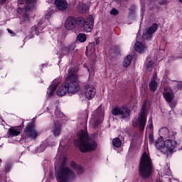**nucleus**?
I'll return each mask as SVG.
<instances>
[{
    "label": "nucleus",
    "mask_w": 182,
    "mask_h": 182,
    "mask_svg": "<svg viewBox=\"0 0 182 182\" xmlns=\"http://www.w3.org/2000/svg\"><path fill=\"white\" fill-rule=\"evenodd\" d=\"M40 147H43V145H41Z\"/></svg>",
    "instance_id": "obj_51"
},
{
    "label": "nucleus",
    "mask_w": 182,
    "mask_h": 182,
    "mask_svg": "<svg viewBox=\"0 0 182 182\" xmlns=\"http://www.w3.org/2000/svg\"><path fill=\"white\" fill-rule=\"evenodd\" d=\"M87 70H88V72H89V68H87Z\"/></svg>",
    "instance_id": "obj_54"
},
{
    "label": "nucleus",
    "mask_w": 182,
    "mask_h": 182,
    "mask_svg": "<svg viewBox=\"0 0 182 182\" xmlns=\"http://www.w3.org/2000/svg\"><path fill=\"white\" fill-rule=\"evenodd\" d=\"M99 110H100V109H98L96 111V113H99Z\"/></svg>",
    "instance_id": "obj_47"
},
{
    "label": "nucleus",
    "mask_w": 182,
    "mask_h": 182,
    "mask_svg": "<svg viewBox=\"0 0 182 182\" xmlns=\"http://www.w3.org/2000/svg\"><path fill=\"white\" fill-rule=\"evenodd\" d=\"M94 50H96V47H94Z\"/></svg>",
    "instance_id": "obj_50"
},
{
    "label": "nucleus",
    "mask_w": 182,
    "mask_h": 182,
    "mask_svg": "<svg viewBox=\"0 0 182 182\" xmlns=\"http://www.w3.org/2000/svg\"><path fill=\"white\" fill-rule=\"evenodd\" d=\"M164 99L167 103H171L174 99V94L168 92H163Z\"/></svg>",
    "instance_id": "obj_17"
},
{
    "label": "nucleus",
    "mask_w": 182,
    "mask_h": 182,
    "mask_svg": "<svg viewBox=\"0 0 182 182\" xmlns=\"http://www.w3.org/2000/svg\"><path fill=\"white\" fill-rule=\"evenodd\" d=\"M60 132H62V124H60L58 122H55L53 135L55 136H58L59 134H60Z\"/></svg>",
    "instance_id": "obj_18"
},
{
    "label": "nucleus",
    "mask_w": 182,
    "mask_h": 182,
    "mask_svg": "<svg viewBox=\"0 0 182 182\" xmlns=\"http://www.w3.org/2000/svg\"><path fill=\"white\" fill-rule=\"evenodd\" d=\"M85 22H86V20L85 18H83L82 17L75 18L76 25H77V26H79V28H83Z\"/></svg>",
    "instance_id": "obj_23"
},
{
    "label": "nucleus",
    "mask_w": 182,
    "mask_h": 182,
    "mask_svg": "<svg viewBox=\"0 0 182 182\" xmlns=\"http://www.w3.org/2000/svg\"><path fill=\"white\" fill-rule=\"evenodd\" d=\"M149 144H153V143H154V136L153 135V134L150 133L149 134Z\"/></svg>",
    "instance_id": "obj_31"
},
{
    "label": "nucleus",
    "mask_w": 182,
    "mask_h": 182,
    "mask_svg": "<svg viewBox=\"0 0 182 182\" xmlns=\"http://www.w3.org/2000/svg\"><path fill=\"white\" fill-rule=\"evenodd\" d=\"M159 133L162 139L169 137V139H172V140H176V136H177V132H172V134H170V132L166 127L161 128Z\"/></svg>",
    "instance_id": "obj_10"
},
{
    "label": "nucleus",
    "mask_w": 182,
    "mask_h": 182,
    "mask_svg": "<svg viewBox=\"0 0 182 182\" xmlns=\"http://www.w3.org/2000/svg\"><path fill=\"white\" fill-rule=\"evenodd\" d=\"M147 107V100H144L141 112L137 119L139 132H144V127H146V123H147V115H146V110Z\"/></svg>",
    "instance_id": "obj_5"
},
{
    "label": "nucleus",
    "mask_w": 182,
    "mask_h": 182,
    "mask_svg": "<svg viewBox=\"0 0 182 182\" xmlns=\"http://www.w3.org/2000/svg\"><path fill=\"white\" fill-rule=\"evenodd\" d=\"M129 15H134V11L133 9H130Z\"/></svg>",
    "instance_id": "obj_42"
},
{
    "label": "nucleus",
    "mask_w": 182,
    "mask_h": 182,
    "mask_svg": "<svg viewBox=\"0 0 182 182\" xmlns=\"http://www.w3.org/2000/svg\"><path fill=\"white\" fill-rule=\"evenodd\" d=\"M85 55L87 56V50L85 51Z\"/></svg>",
    "instance_id": "obj_46"
},
{
    "label": "nucleus",
    "mask_w": 182,
    "mask_h": 182,
    "mask_svg": "<svg viewBox=\"0 0 182 182\" xmlns=\"http://www.w3.org/2000/svg\"><path fill=\"white\" fill-rule=\"evenodd\" d=\"M41 23V22H39L38 23V25H39Z\"/></svg>",
    "instance_id": "obj_53"
},
{
    "label": "nucleus",
    "mask_w": 182,
    "mask_h": 182,
    "mask_svg": "<svg viewBox=\"0 0 182 182\" xmlns=\"http://www.w3.org/2000/svg\"><path fill=\"white\" fill-rule=\"evenodd\" d=\"M109 14L111 15H114V16H116V15H119V10L116 9H112Z\"/></svg>",
    "instance_id": "obj_33"
},
{
    "label": "nucleus",
    "mask_w": 182,
    "mask_h": 182,
    "mask_svg": "<svg viewBox=\"0 0 182 182\" xmlns=\"http://www.w3.org/2000/svg\"><path fill=\"white\" fill-rule=\"evenodd\" d=\"M8 170V167H6V168H5V171H6Z\"/></svg>",
    "instance_id": "obj_48"
},
{
    "label": "nucleus",
    "mask_w": 182,
    "mask_h": 182,
    "mask_svg": "<svg viewBox=\"0 0 182 182\" xmlns=\"http://www.w3.org/2000/svg\"><path fill=\"white\" fill-rule=\"evenodd\" d=\"M23 18H24V21H26V19H28V16L26 15V14H25L24 16H23Z\"/></svg>",
    "instance_id": "obj_45"
},
{
    "label": "nucleus",
    "mask_w": 182,
    "mask_h": 182,
    "mask_svg": "<svg viewBox=\"0 0 182 182\" xmlns=\"http://www.w3.org/2000/svg\"><path fill=\"white\" fill-rule=\"evenodd\" d=\"M73 176H75V173L72 169L65 166L63 164H62L58 171L55 173L57 182H68Z\"/></svg>",
    "instance_id": "obj_4"
},
{
    "label": "nucleus",
    "mask_w": 182,
    "mask_h": 182,
    "mask_svg": "<svg viewBox=\"0 0 182 182\" xmlns=\"http://www.w3.org/2000/svg\"><path fill=\"white\" fill-rule=\"evenodd\" d=\"M77 39L81 43H83L86 42V39H87L86 34H85V33H79L77 35Z\"/></svg>",
    "instance_id": "obj_26"
},
{
    "label": "nucleus",
    "mask_w": 182,
    "mask_h": 182,
    "mask_svg": "<svg viewBox=\"0 0 182 182\" xmlns=\"http://www.w3.org/2000/svg\"><path fill=\"white\" fill-rule=\"evenodd\" d=\"M100 43V38H96L95 39V41L92 43V45H93V46L95 47V46H99Z\"/></svg>",
    "instance_id": "obj_34"
},
{
    "label": "nucleus",
    "mask_w": 182,
    "mask_h": 182,
    "mask_svg": "<svg viewBox=\"0 0 182 182\" xmlns=\"http://www.w3.org/2000/svg\"><path fill=\"white\" fill-rule=\"evenodd\" d=\"M132 60H133V56L132 55H128L123 61V67L129 68L132 63Z\"/></svg>",
    "instance_id": "obj_22"
},
{
    "label": "nucleus",
    "mask_w": 182,
    "mask_h": 182,
    "mask_svg": "<svg viewBox=\"0 0 182 182\" xmlns=\"http://www.w3.org/2000/svg\"><path fill=\"white\" fill-rule=\"evenodd\" d=\"M153 65H154V62L153 60H149L146 64V69H151V68H153Z\"/></svg>",
    "instance_id": "obj_32"
},
{
    "label": "nucleus",
    "mask_w": 182,
    "mask_h": 182,
    "mask_svg": "<svg viewBox=\"0 0 182 182\" xmlns=\"http://www.w3.org/2000/svg\"><path fill=\"white\" fill-rule=\"evenodd\" d=\"M79 90H80L79 77L75 68H70L65 82L59 87L57 95L58 96H65L68 93L69 96H72L75 93H77Z\"/></svg>",
    "instance_id": "obj_1"
},
{
    "label": "nucleus",
    "mask_w": 182,
    "mask_h": 182,
    "mask_svg": "<svg viewBox=\"0 0 182 182\" xmlns=\"http://www.w3.org/2000/svg\"><path fill=\"white\" fill-rule=\"evenodd\" d=\"M70 50H72V48L70 46H63L60 49V58H63V56H68L70 55Z\"/></svg>",
    "instance_id": "obj_16"
},
{
    "label": "nucleus",
    "mask_w": 182,
    "mask_h": 182,
    "mask_svg": "<svg viewBox=\"0 0 182 182\" xmlns=\"http://www.w3.org/2000/svg\"><path fill=\"white\" fill-rule=\"evenodd\" d=\"M144 48H146V46H144L143 43H140L139 41L136 42L135 43L136 52H137L138 53H143V52H144Z\"/></svg>",
    "instance_id": "obj_21"
},
{
    "label": "nucleus",
    "mask_w": 182,
    "mask_h": 182,
    "mask_svg": "<svg viewBox=\"0 0 182 182\" xmlns=\"http://www.w3.org/2000/svg\"><path fill=\"white\" fill-rule=\"evenodd\" d=\"M112 144L114 147L119 149L122 147V140H120V138L117 137L112 140Z\"/></svg>",
    "instance_id": "obj_25"
},
{
    "label": "nucleus",
    "mask_w": 182,
    "mask_h": 182,
    "mask_svg": "<svg viewBox=\"0 0 182 182\" xmlns=\"http://www.w3.org/2000/svg\"><path fill=\"white\" fill-rule=\"evenodd\" d=\"M7 31L9 32V33H11V35H12V36H16V33H14V31L9 28H7Z\"/></svg>",
    "instance_id": "obj_38"
},
{
    "label": "nucleus",
    "mask_w": 182,
    "mask_h": 182,
    "mask_svg": "<svg viewBox=\"0 0 182 182\" xmlns=\"http://www.w3.org/2000/svg\"><path fill=\"white\" fill-rule=\"evenodd\" d=\"M85 89V96L88 100H92L93 97L96 95V88L95 87L90 86V85L87 84L84 87Z\"/></svg>",
    "instance_id": "obj_8"
},
{
    "label": "nucleus",
    "mask_w": 182,
    "mask_h": 182,
    "mask_svg": "<svg viewBox=\"0 0 182 182\" xmlns=\"http://www.w3.org/2000/svg\"><path fill=\"white\" fill-rule=\"evenodd\" d=\"M173 82H177V80H173Z\"/></svg>",
    "instance_id": "obj_52"
},
{
    "label": "nucleus",
    "mask_w": 182,
    "mask_h": 182,
    "mask_svg": "<svg viewBox=\"0 0 182 182\" xmlns=\"http://www.w3.org/2000/svg\"><path fill=\"white\" fill-rule=\"evenodd\" d=\"M26 0H18V4L19 5H23V4H25Z\"/></svg>",
    "instance_id": "obj_39"
},
{
    "label": "nucleus",
    "mask_w": 182,
    "mask_h": 182,
    "mask_svg": "<svg viewBox=\"0 0 182 182\" xmlns=\"http://www.w3.org/2000/svg\"><path fill=\"white\" fill-rule=\"evenodd\" d=\"M173 139H166L164 141V147L166 149V151H169V153H173L174 149H176V145L173 144Z\"/></svg>",
    "instance_id": "obj_15"
},
{
    "label": "nucleus",
    "mask_w": 182,
    "mask_h": 182,
    "mask_svg": "<svg viewBox=\"0 0 182 182\" xmlns=\"http://www.w3.org/2000/svg\"><path fill=\"white\" fill-rule=\"evenodd\" d=\"M70 167L76 171L77 174H82V173L85 172V168L75 161H71L70 162Z\"/></svg>",
    "instance_id": "obj_13"
},
{
    "label": "nucleus",
    "mask_w": 182,
    "mask_h": 182,
    "mask_svg": "<svg viewBox=\"0 0 182 182\" xmlns=\"http://www.w3.org/2000/svg\"><path fill=\"white\" fill-rule=\"evenodd\" d=\"M58 84L53 83V85H50L48 89L55 92V90H56V89H58Z\"/></svg>",
    "instance_id": "obj_35"
},
{
    "label": "nucleus",
    "mask_w": 182,
    "mask_h": 182,
    "mask_svg": "<svg viewBox=\"0 0 182 182\" xmlns=\"http://www.w3.org/2000/svg\"><path fill=\"white\" fill-rule=\"evenodd\" d=\"M112 114L113 116H122V119H126L127 117L126 114H130V110L124 107H115L112 110Z\"/></svg>",
    "instance_id": "obj_7"
},
{
    "label": "nucleus",
    "mask_w": 182,
    "mask_h": 182,
    "mask_svg": "<svg viewBox=\"0 0 182 182\" xmlns=\"http://www.w3.org/2000/svg\"><path fill=\"white\" fill-rule=\"evenodd\" d=\"M55 5L58 11H66L68 4L66 0H55Z\"/></svg>",
    "instance_id": "obj_14"
},
{
    "label": "nucleus",
    "mask_w": 182,
    "mask_h": 182,
    "mask_svg": "<svg viewBox=\"0 0 182 182\" xmlns=\"http://www.w3.org/2000/svg\"><path fill=\"white\" fill-rule=\"evenodd\" d=\"M138 171L142 180L149 178L153 173V161L146 152H144L141 156Z\"/></svg>",
    "instance_id": "obj_3"
},
{
    "label": "nucleus",
    "mask_w": 182,
    "mask_h": 182,
    "mask_svg": "<svg viewBox=\"0 0 182 182\" xmlns=\"http://www.w3.org/2000/svg\"><path fill=\"white\" fill-rule=\"evenodd\" d=\"M65 28L67 31H72L76 28V17L70 16L65 22Z\"/></svg>",
    "instance_id": "obj_12"
},
{
    "label": "nucleus",
    "mask_w": 182,
    "mask_h": 182,
    "mask_svg": "<svg viewBox=\"0 0 182 182\" xmlns=\"http://www.w3.org/2000/svg\"><path fill=\"white\" fill-rule=\"evenodd\" d=\"M26 3L27 4V5H31V4L32 3V0H26Z\"/></svg>",
    "instance_id": "obj_43"
},
{
    "label": "nucleus",
    "mask_w": 182,
    "mask_h": 182,
    "mask_svg": "<svg viewBox=\"0 0 182 182\" xmlns=\"http://www.w3.org/2000/svg\"><path fill=\"white\" fill-rule=\"evenodd\" d=\"M23 132L28 139H31V140H36L38 137V131L35 129V122H31L27 123L26 125Z\"/></svg>",
    "instance_id": "obj_6"
},
{
    "label": "nucleus",
    "mask_w": 182,
    "mask_h": 182,
    "mask_svg": "<svg viewBox=\"0 0 182 182\" xmlns=\"http://www.w3.org/2000/svg\"><path fill=\"white\" fill-rule=\"evenodd\" d=\"M6 2V0H0V5H4Z\"/></svg>",
    "instance_id": "obj_44"
},
{
    "label": "nucleus",
    "mask_w": 182,
    "mask_h": 182,
    "mask_svg": "<svg viewBox=\"0 0 182 182\" xmlns=\"http://www.w3.org/2000/svg\"><path fill=\"white\" fill-rule=\"evenodd\" d=\"M87 5L86 4H82L80 6V12L81 14H86V12H87Z\"/></svg>",
    "instance_id": "obj_28"
},
{
    "label": "nucleus",
    "mask_w": 182,
    "mask_h": 182,
    "mask_svg": "<svg viewBox=\"0 0 182 182\" xmlns=\"http://www.w3.org/2000/svg\"><path fill=\"white\" fill-rule=\"evenodd\" d=\"M46 19H50V13H48L47 14H46V16H45Z\"/></svg>",
    "instance_id": "obj_41"
},
{
    "label": "nucleus",
    "mask_w": 182,
    "mask_h": 182,
    "mask_svg": "<svg viewBox=\"0 0 182 182\" xmlns=\"http://www.w3.org/2000/svg\"><path fill=\"white\" fill-rule=\"evenodd\" d=\"M148 128L149 130H153V117H151L148 121Z\"/></svg>",
    "instance_id": "obj_30"
},
{
    "label": "nucleus",
    "mask_w": 182,
    "mask_h": 182,
    "mask_svg": "<svg viewBox=\"0 0 182 182\" xmlns=\"http://www.w3.org/2000/svg\"><path fill=\"white\" fill-rule=\"evenodd\" d=\"M155 146L156 147V149L160 150V149L164 147V141L156 140L155 142Z\"/></svg>",
    "instance_id": "obj_27"
},
{
    "label": "nucleus",
    "mask_w": 182,
    "mask_h": 182,
    "mask_svg": "<svg viewBox=\"0 0 182 182\" xmlns=\"http://www.w3.org/2000/svg\"><path fill=\"white\" fill-rule=\"evenodd\" d=\"M149 90L154 92L157 90V82L156 80H152L149 84Z\"/></svg>",
    "instance_id": "obj_24"
},
{
    "label": "nucleus",
    "mask_w": 182,
    "mask_h": 182,
    "mask_svg": "<svg viewBox=\"0 0 182 182\" xmlns=\"http://www.w3.org/2000/svg\"><path fill=\"white\" fill-rule=\"evenodd\" d=\"M109 55L112 56V58H116L117 56H119V55H120V48L117 46L112 48L109 51Z\"/></svg>",
    "instance_id": "obj_19"
},
{
    "label": "nucleus",
    "mask_w": 182,
    "mask_h": 182,
    "mask_svg": "<svg viewBox=\"0 0 182 182\" xmlns=\"http://www.w3.org/2000/svg\"><path fill=\"white\" fill-rule=\"evenodd\" d=\"M157 29H159V24L154 23L151 26L148 28L146 33L148 35H153V33H156Z\"/></svg>",
    "instance_id": "obj_20"
},
{
    "label": "nucleus",
    "mask_w": 182,
    "mask_h": 182,
    "mask_svg": "<svg viewBox=\"0 0 182 182\" xmlns=\"http://www.w3.org/2000/svg\"><path fill=\"white\" fill-rule=\"evenodd\" d=\"M79 149L81 153H90L97 149V142L89 136L87 130L81 129L78 134Z\"/></svg>",
    "instance_id": "obj_2"
},
{
    "label": "nucleus",
    "mask_w": 182,
    "mask_h": 182,
    "mask_svg": "<svg viewBox=\"0 0 182 182\" xmlns=\"http://www.w3.org/2000/svg\"><path fill=\"white\" fill-rule=\"evenodd\" d=\"M179 2H181V4H182V0H179Z\"/></svg>",
    "instance_id": "obj_49"
},
{
    "label": "nucleus",
    "mask_w": 182,
    "mask_h": 182,
    "mask_svg": "<svg viewBox=\"0 0 182 182\" xmlns=\"http://www.w3.org/2000/svg\"><path fill=\"white\" fill-rule=\"evenodd\" d=\"M23 123L17 127H13L9 129L7 132L8 137H16V136H19L21 134V132H22V129H23Z\"/></svg>",
    "instance_id": "obj_9"
},
{
    "label": "nucleus",
    "mask_w": 182,
    "mask_h": 182,
    "mask_svg": "<svg viewBox=\"0 0 182 182\" xmlns=\"http://www.w3.org/2000/svg\"><path fill=\"white\" fill-rule=\"evenodd\" d=\"M176 87L178 89V90H182V83L177 84Z\"/></svg>",
    "instance_id": "obj_40"
},
{
    "label": "nucleus",
    "mask_w": 182,
    "mask_h": 182,
    "mask_svg": "<svg viewBox=\"0 0 182 182\" xmlns=\"http://www.w3.org/2000/svg\"><path fill=\"white\" fill-rule=\"evenodd\" d=\"M31 33H33V35H39V27L33 26L31 28Z\"/></svg>",
    "instance_id": "obj_29"
},
{
    "label": "nucleus",
    "mask_w": 182,
    "mask_h": 182,
    "mask_svg": "<svg viewBox=\"0 0 182 182\" xmlns=\"http://www.w3.org/2000/svg\"><path fill=\"white\" fill-rule=\"evenodd\" d=\"M93 26H95V19L93 18V16H90L85 21V23H84L82 28L85 32L89 33L93 31Z\"/></svg>",
    "instance_id": "obj_11"
},
{
    "label": "nucleus",
    "mask_w": 182,
    "mask_h": 182,
    "mask_svg": "<svg viewBox=\"0 0 182 182\" xmlns=\"http://www.w3.org/2000/svg\"><path fill=\"white\" fill-rule=\"evenodd\" d=\"M47 93H48L49 97H52V96H53V95L55 93V91L48 88V91Z\"/></svg>",
    "instance_id": "obj_36"
},
{
    "label": "nucleus",
    "mask_w": 182,
    "mask_h": 182,
    "mask_svg": "<svg viewBox=\"0 0 182 182\" xmlns=\"http://www.w3.org/2000/svg\"><path fill=\"white\" fill-rule=\"evenodd\" d=\"M141 1H143V0H140Z\"/></svg>",
    "instance_id": "obj_55"
},
{
    "label": "nucleus",
    "mask_w": 182,
    "mask_h": 182,
    "mask_svg": "<svg viewBox=\"0 0 182 182\" xmlns=\"http://www.w3.org/2000/svg\"><path fill=\"white\" fill-rule=\"evenodd\" d=\"M168 0H162L161 1H159V4L160 5H167L168 4Z\"/></svg>",
    "instance_id": "obj_37"
}]
</instances>
